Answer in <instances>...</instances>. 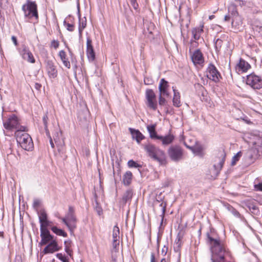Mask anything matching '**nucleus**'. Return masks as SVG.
Masks as SVG:
<instances>
[{
    "label": "nucleus",
    "instance_id": "e2e57ef3",
    "mask_svg": "<svg viewBox=\"0 0 262 262\" xmlns=\"http://www.w3.org/2000/svg\"><path fill=\"white\" fill-rule=\"evenodd\" d=\"M249 207L250 209H252L253 210H255L257 209V207L254 205H251V206H250Z\"/></svg>",
    "mask_w": 262,
    "mask_h": 262
},
{
    "label": "nucleus",
    "instance_id": "a18cd8bd",
    "mask_svg": "<svg viewBox=\"0 0 262 262\" xmlns=\"http://www.w3.org/2000/svg\"><path fill=\"white\" fill-rule=\"evenodd\" d=\"M64 25L66 27L68 30L69 31L72 32L74 31V26L73 24H71L69 23H67L66 21L64 20Z\"/></svg>",
    "mask_w": 262,
    "mask_h": 262
},
{
    "label": "nucleus",
    "instance_id": "09e8293b",
    "mask_svg": "<svg viewBox=\"0 0 262 262\" xmlns=\"http://www.w3.org/2000/svg\"><path fill=\"white\" fill-rule=\"evenodd\" d=\"M130 2L133 8L135 10H137L138 8V4L137 3V0H130Z\"/></svg>",
    "mask_w": 262,
    "mask_h": 262
},
{
    "label": "nucleus",
    "instance_id": "49530a36",
    "mask_svg": "<svg viewBox=\"0 0 262 262\" xmlns=\"http://www.w3.org/2000/svg\"><path fill=\"white\" fill-rule=\"evenodd\" d=\"M56 257L61 260L62 262H69L67 257L64 255H63L61 253H57L56 254Z\"/></svg>",
    "mask_w": 262,
    "mask_h": 262
},
{
    "label": "nucleus",
    "instance_id": "dca6fc26",
    "mask_svg": "<svg viewBox=\"0 0 262 262\" xmlns=\"http://www.w3.org/2000/svg\"><path fill=\"white\" fill-rule=\"evenodd\" d=\"M168 86V82L167 81H166L164 78L161 79L159 85V90L160 92L159 95L169 97V94L167 91Z\"/></svg>",
    "mask_w": 262,
    "mask_h": 262
},
{
    "label": "nucleus",
    "instance_id": "5fc2aeb1",
    "mask_svg": "<svg viewBox=\"0 0 262 262\" xmlns=\"http://www.w3.org/2000/svg\"><path fill=\"white\" fill-rule=\"evenodd\" d=\"M168 247L167 246H164L163 248L162 249V251H161V252H162V254L163 255H165L167 253V251H168Z\"/></svg>",
    "mask_w": 262,
    "mask_h": 262
},
{
    "label": "nucleus",
    "instance_id": "9b49d317",
    "mask_svg": "<svg viewBox=\"0 0 262 262\" xmlns=\"http://www.w3.org/2000/svg\"><path fill=\"white\" fill-rule=\"evenodd\" d=\"M40 237L41 241L39 244L41 246L45 245L48 243H50L52 241H54L56 239L54 238V236L52 235L48 229H40Z\"/></svg>",
    "mask_w": 262,
    "mask_h": 262
},
{
    "label": "nucleus",
    "instance_id": "e433bc0d",
    "mask_svg": "<svg viewBox=\"0 0 262 262\" xmlns=\"http://www.w3.org/2000/svg\"><path fill=\"white\" fill-rule=\"evenodd\" d=\"M127 165L130 168H138L139 170H140V168L142 167V166L140 164H139L133 160H129L128 161ZM139 171L140 172V171Z\"/></svg>",
    "mask_w": 262,
    "mask_h": 262
},
{
    "label": "nucleus",
    "instance_id": "f03ea898",
    "mask_svg": "<svg viewBox=\"0 0 262 262\" xmlns=\"http://www.w3.org/2000/svg\"><path fill=\"white\" fill-rule=\"evenodd\" d=\"M144 148L148 156L154 161L161 165L165 163V155L163 150L150 143L145 145Z\"/></svg>",
    "mask_w": 262,
    "mask_h": 262
},
{
    "label": "nucleus",
    "instance_id": "58836bf2",
    "mask_svg": "<svg viewBox=\"0 0 262 262\" xmlns=\"http://www.w3.org/2000/svg\"><path fill=\"white\" fill-rule=\"evenodd\" d=\"M53 139L55 143L58 142L61 140H63L62 138L61 133L60 132H56L53 135Z\"/></svg>",
    "mask_w": 262,
    "mask_h": 262
},
{
    "label": "nucleus",
    "instance_id": "4c0bfd02",
    "mask_svg": "<svg viewBox=\"0 0 262 262\" xmlns=\"http://www.w3.org/2000/svg\"><path fill=\"white\" fill-rule=\"evenodd\" d=\"M48 113H47L44 115V116L42 118V121L43 122L46 134H49V130L48 128Z\"/></svg>",
    "mask_w": 262,
    "mask_h": 262
},
{
    "label": "nucleus",
    "instance_id": "8fccbe9b",
    "mask_svg": "<svg viewBox=\"0 0 262 262\" xmlns=\"http://www.w3.org/2000/svg\"><path fill=\"white\" fill-rule=\"evenodd\" d=\"M236 4H235L236 5H239L241 7H242L243 6H244L246 4V2L243 1L241 0H236L235 1Z\"/></svg>",
    "mask_w": 262,
    "mask_h": 262
},
{
    "label": "nucleus",
    "instance_id": "cd10ccee",
    "mask_svg": "<svg viewBox=\"0 0 262 262\" xmlns=\"http://www.w3.org/2000/svg\"><path fill=\"white\" fill-rule=\"evenodd\" d=\"M147 128L149 133L150 137L152 139H158V137L159 136L157 135V133L156 132V125H148L147 126Z\"/></svg>",
    "mask_w": 262,
    "mask_h": 262
},
{
    "label": "nucleus",
    "instance_id": "0eeeda50",
    "mask_svg": "<svg viewBox=\"0 0 262 262\" xmlns=\"http://www.w3.org/2000/svg\"><path fill=\"white\" fill-rule=\"evenodd\" d=\"M168 154L171 160L174 162H178L182 159L183 151L181 147L178 145H174L169 148Z\"/></svg>",
    "mask_w": 262,
    "mask_h": 262
},
{
    "label": "nucleus",
    "instance_id": "052dcab7",
    "mask_svg": "<svg viewBox=\"0 0 262 262\" xmlns=\"http://www.w3.org/2000/svg\"><path fill=\"white\" fill-rule=\"evenodd\" d=\"M41 85L39 83H36L35 84V88L37 90H40V89L41 88Z\"/></svg>",
    "mask_w": 262,
    "mask_h": 262
},
{
    "label": "nucleus",
    "instance_id": "2f4dec72",
    "mask_svg": "<svg viewBox=\"0 0 262 262\" xmlns=\"http://www.w3.org/2000/svg\"><path fill=\"white\" fill-rule=\"evenodd\" d=\"M64 244L65 247V251L68 254L71 256L72 254V250L71 249V247L72 245V241L71 240L65 241Z\"/></svg>",
    "mask_w": 262,
    "mask_h": 262
},
{
    "label": "nucleus",
    "instance_id": "774afa93",
    "mask_svg": "<svg viewBox=\"0 0 262 262\" xmlns=\"http://www.w3.org/2000/svg\"><path fill=\"white\" fill-rule=\"evenodd\" d=\"M165 206H164L163 208V213L165 212Z\"/></svg>",
    "mask_w": 262,
    "mask_h": 262
},
{
    "label": "nucleus",
    "instance_id": "4be33fe9",
    "mask_svg": "<svg viewBox=\"0 0 262 262\" xmlns=\"http://www.w3.org/2000/svg\"><path fill=\"white\" fill-rule=\"evenodd\" d=\"M204 24L200 25L199 27L194 28L192 30V33L193 38L195 40H199L201 34L203 32Z\"/></svg>",
    "mask_w": 262,
    "mask_h": 262
},
{
    "label": "nucleus",
    "instance_id": "c85d7f7f",
    "mask_svg": "<svg viewBox=\"0 0 262 262\" xmlns=\"http://www.w3.org/2000/svg\"><path fill=\"white\" fill-rule=\"evenodd\" d=\"M228 11L231 18L239 15L235 4H231L228 7Z\"/></svg>",
    "mask_w": 262,
    "mask_h": 262
},
{
    "label": "nucleus",
    "instance_id": "f257e3e1",
    "mask_svg": "<svg viewBox=\"0 0 262 262\" xmlns=\"http://www.w3.org/2000/svg\"><path fill=\"white\" fill-rule=\"evenodd\" d=\"M208 240L211 245L212 257V262H225V255L227 252L224 243L220 239H214L209 236Z\"/></svg>",
    "mask_w": 262,
    "mask_h": 262
},
{
    "label": "nucleus",
    "instance_id": "c756f323",
    "mask_svg": "<svg viewBox=\"0 0 262 262\" xmlns=\"http://www.w3.org/2000/svg\"><path fill=\"white\" fill-rule=\"evenodd\" d=\"M51 230L56 234L63 237H67V233L63 230L58 228L56 226H53L51 228Z\"/></svg>",
    "mask_w": 262,
    "mask_h": 262
},
{
    "label": "nucleus",
    "instance_id": "5701e85b",
    "mask_svg": "<svg viewBox=\"0 0 262 262\" xmlns=\"http://www.w3.org/2000/svg\"><path fill=\"white\" fill-rule=\"evenodd\" d=\"M120 241H113V249L112 251V259L114 261H116L117 260V255L116 253L118 252L119 250V246Z\"/></svg>",
    "mask_w": 262,
    "mask_h": 262
},
{
    "label": "nucleus",
    "instance_id": "ddd939ff",
    "mask_svg": "<svg viewBox=\"0 0 262 262\" xmlns=\"http://www.w3.org/2000/svg\"><path fill=\"white\" fill-rule=\"evenodd\" d=\"M60 249V247L58 246L56 239L52 241L51 243L45 248L42 251L44 254L49 253H53L55 252L58 251Z\"/></svg>",
    "mask_w": 262,
    "mask_h": 262
},
{
    "label": "nucleus",
    "instance_id": "a19ab883",
    "mask_svg": "<svg viewBox=\"0 0 262 262\" xmlns=\"http://www.w3.org/2000/svg\"><path fill=\"white\" fill-rule=\"evenodd\" d=\"M241 156H242V152L241 151L238 152L235 155H234L232 159L231 165L234 166L236 164V162L239 160V159Z\"/></svg>",
    "mask_w": 262,
    "mask_h": 262
},
{
    "label": "nucleus",
    "instance_id": "bb28decb",
    "mask_svg": "<svg viewBox=\"0 0 262 262\" xmlns=\"http://www.w3.org/2000/svg\"><path fill=\"white\" fill-rule=\"evenodd\" d=\"M133 191L131 189H128L125 191L122 197V202L124 204H126L128 202H130L132 199Z\"/></svg>",
    "mask_w": 262,
    "mask_h": 262
},
{
    "label": "nucleus",
    "instance_id": "bf43d9fd",
    "mask_svg": "<svg viewBox=\"0 0 262 262\" xmlns=\"http://www.w3.org/2000/svg\"><path fill=\"white\" fill-rule=\"evenodd\" d=\"M144 83L145 84H151V80L149 79L148 78H145L144 79Z\"/></svg>",
    "mask_w": 262,
    "mask_h": 262
},
{
    "label": "nucleus",
    "instance_id": "6ab92c4d",
    "mask_svg": "<svg viewBox=\"0 0 262 262\" xmlns=\"http://www.w3.org/2000/svg\"><path fill=\"white\" fill-rule=\"evenodd\" d=\"M231 26L235 30H239L242 27L243 19L242 17L238 15L231 18Z\"/></svg>",
    "mask_w": 262,
    "mask_h": 262
},
{
    "label": "nucleus",
    "instance_id": "a211bd4d",
    "mask_svg": "<svg viewBox=\"0 0 262 262\" xmlns=\"http://www.w3.org/2000/svg\"><path fill=\"white\" fill-rule=\"evenodd\" d=\"M250 68V65L244 59L241 58L236 67V70L238 73L246 72Z\"/></svg>",
    "mask_w": 262,
    "mask_h": 262
},
{
    "label": "nucleus",
    "instance_id": "4468645a",
    "mask_svg": "<svg viewBox=\"0 0 262 262\" xmlns=\"http://www.w3.org/2000/svg\"><path fill=\"white\" fill-rule=\"evenodd\" d=\"M39 220L40 224V229H47L50 225V222L48 220L47 214L44 210H41L39 214Z\"/></svg>",
    "mask_w": 262,
    "mask_h": 262
},
{
    "label": "nucleus",
    "instance_id": "473e14b6",
    "mask_svg": "<svg viewBox=\"0 0 262 262\" xmlns=\"http://www.w3.org/2000/svg\"><path fill=\"white\" fill-rule=\"evenodd\" d=\"M185 146L187 148L191 149L194 153L196 154H200L203 150V148L200 145H196L195 146H189L187 145L186 144H185Z\"/></svg>",
    "mask_w": 262,
    "mask_h": 262
},
{
    "label": "nucleus",
    "instance_id": "aec40b11",
    "mask_svg": "<svg viewBox=\"0 0 262 262\" xmlns=\"http://www.w3.org/2000/svg\"><path fill=\"white\" fill-rule=\"evenodd\" d=\"M129 130L132 135L133 138L135 139L136 141L140 143L141 141L144 138V136L142 134V133L138 130H136L135 129H133L129 128Z\"/></svg>",
    "mask_w": 262,
    "mask_h": 262
},
{
    "label": "nucleus",
    "instance_id": "37998d69",
    "mask_svg": "<svg viewBox=\"0 0 262 262\" xmlns=\"http://www.w3.org/2000/svg\"><path fill=\"white\" fill-rule=\"evenodd\" d=\"M222 159L220 161V162L219 163V165H217V166H216L215 165H214V166L215 168H216V166H217V168H219L220 169H221V168H222L223 165L224 163V161H225V154L224 153H223L222 154Z\"/></svg>",
    "mask_w": 262,
    "mask_h": 262
},
{
    "label": "nucleus",
    "instance_id": "6e6552de",
    "mask_svg": "<svg viewBox=\"0 0 262 262\" xmlns=\"http://www.w3.org/2000/svg\"><path fill=\"white\" fill-rule=\"evenodd\" d=\"M146 104L149 108L156 111L157 108V102L156 95L154 91L151 89H148L146 91Z\"/></svg>",
    "mask_w": 262,
    "mask_h": 262
},
{
    "label": "nucleus",
    "instance_id": "b1692460",
    "mask_svg": "<svg viewBox=\"0 0 262 262\" xmlns=\"http://www.w3.org/2000/svg\"><path fill=\"white\" fill-rule=\"evenodd\" d=\"M173 91V105L176 107H180L181 105V100H180V94L179 92L174 89L173 87H172Z\"/></svg>",
    "mask_w": 262,
    "mask_h": 262
},
{
    "label": "nucleus",
    "instance_id": "603ef678",
    "mask_svg": "<svg viewBox=\"0 0 262 262\" xmlns=\"http://www.w3.org/2000/svg\"><path fill=\"white\" fill-rule=\"evenodd\" d=\"M46 135L50 139V143L51 146L52 147V148H54L55 146H54L53 140L52 139V137L50 134V133L49 132V134H46Z\"/></svg>",
    "mask_w": 262,
    "mask_h": 262
},
{
    "label": "nucleus",
    "instance_id": "864d4df0",
    "mask_svg": "<svg viewBox=\"0 0 262 262\" xmlns=\"http://www.w3.org/2000/svg\"><path fill=\"white\" fill-rule=\"evenodd\" d=\"M40 205V201L38 199H35L33 201V207L35 208L38 207Z\"/></svg>",
    "mask_w": 262,
    "mask_h": 262
},
{
    "label": "nucleus",
    "instance_id": "3c124183",
    "mask_svg": "<svg viewBox=\"0 0 262 262\" xmlns=\"http://www.w3.org/2000/svg\"><path fill=\"white\" fill-rule=\"evenodd\" d=\"M51 45L55 49H57L59 46V42L57 40H53L51 42Z\"/></svg>",
    "mask_w": 262,
    "mask_h": 262
},
{
    "label": "nucleus",
    "instance_id": "f3484780",
    "mask_svg": "<svg viewBox=\"0 0 262 262\" xmlns=\"http://www.w3.org/2000/svg\"><path fill=\"white\" fill-rule=\"evenodd\" d=\"M21 55L23 58L25 60H26L29 62L34 63L35 62V60L33 57V54L26 47H25L21 51Z\"/></svg>",
    "mask_w": 262,
    "mask_h": 262
},
{
    "label": "nucleus",
    "instance_id": "20e7f679",
    "mask_svg": "<svg viewBox=\"0 0 262 262\" xmlns=\"http://www.w3.org/2000/svg\"><path fill=\"white\" fill-rule=\"evenodd\" d=\"M58 217L67 226L71 233H73L74 229L76 228L77 219L75 215V210L74 207L69 206L68 212L64 217Z\"/></svg>",
    "mask_w": 262,
    "mask_h": 262
},
{
    "label": "nucleus",
    "instance_id": "ea45409f",
    "mask_svg": "<svg viewBox=\"0 0 262 262\" xmlns=\"http://www.w3.org/2000/svg\"><path fill=\"white\" fill-rule=\"evenodd\" d=\"M181 246V241L180 238V237H178L177 239L176 240L174 246V249L177 252H179L180 250V248Z\"/></svg>",
    "mask_w": 262,
    "mask_h": 262
},
{
    "label": "nucleus",
    "instance_id": "393cba45",
    "mask_svg": "<svg viewBox=\"0 0 262 262\" xmlns=\"http://www.w3.org/2000/svg\"><path fill=\"white\" fill-rule=\"evenodd\" d=\"M59 56L62 61L63 65L67 68L70 69L71 64L70 61L67 57V54L63 50H61L59 52Z\"/></svg>",
    "mask_w": 262,
    "mask_h": 262
},
{
    "label": "nucleus",
    "instance_id": "de8ad7c7",
    "mask_svg": "<svg viewBox=\"0 0 262 262\" xmlns=\"http://www.w3.org/2000/svg\"><path fill=\"white\" fill-rule=\"evenodd\" d=\"M93 49L92 41L90 37L86 38V50Z\"/></svg>",
    "mask_w": 262,
    "mask_h": 262
},
{
    "label": "nucleus",
    "instance_id": "72a5a7b5",
    "mask_svg": "<svg viewBox=\"0 0 262 262\" xmlns=\"http://www.w3.org/2000/svg\"><path fill=\"white\" fill-rule=\"evenodd\" d=\"M86 26V19L84 20L83 19H79V35L80 37H81L82 36V33L83 30L85 28Z\"/></svg>",
    "mask_w": 262,
    "mask_h": 262
},
{
    "label": "nucleus",
    "instance_id": "680f3d73",
    "mask_svg": "<svg viewBox=\"0 0 262 262\" xmlns=\"http://www.w3.org/2000/svg\"><path fill=\"white\" fill-rule=\"evenodd\" d=\"M231 18V17L229 14L226 15L224 17V20L225 21H229Z\"/></svg>",
    "mask_w": 262,
    "mask_h": 262
},
{
    "label": "nucleus",
    "instance_id": "f704fd0d",
    "mask_svg": "<svg viewBox=\"0 0 262 262\" xmlns=\"http://www.w3.org/2000/svg\"><path fill=\"white\" fill-rule=\"evenodd\" d=\"M55 144H56L58 152L61 154L64 153L65 147L64 140H61L60 141L57 142Z\"/></svg>",
    "mask_w": 262,
    "mask_h": 262
},
{
    "label": "nucleus",
    "instance_id": "7ed1b4c3",
    "mask_svg": "<svg viewBox=\"0 0 262 262\" xmlns=\"http://www.w3.org/2000/svg\"><path fill=\"white\" fill-rule=\"evenodd\" d=\"M26 130H16L15 136L18 144L26 150H31L33 148V143L30 136L25 133Z\"/></svg>",
    "mask_w": 262,
    "mask_h": 262
},
{
    "label": "nucleus",
    "instance_id": "2eb2a0df",
    "mask_svg": "<svg viewBox=\"0 0 262 262\" xmlns=\"http://www.w3.org/2000/svg\"><path fill=\"white\" fill-rule=\"evenodd\" d=\"M191 60L194 64H201L204 62L203 54L199 50H195L191 56Z\"/></svg>",
    "mask_w": 262,
    "mask_h": 262
},
{
    "label": "nucleus",
    "instance_id": "7c9ffc66",
    "mask_svg": "<svg viewBox=\"0 0 262 262\" xmlns=\"http://www.w3.org/2000/svg\"><path fill=\"white\" fill-rule=\"evenodd\" d=\"M120 230L117 225H115L113 230V241H120Z\"/></svg>",
    "mask_w": 262,
    "mask_h": 262
},
{
    "label": "nucleus",
    "instance_id": "412c9836",
    "mask_svg": "<svg viewBox=\"0 0 262 262\" xmlns=\"http://www.w3.org/2000/svg\"><path fill=\"white\" fill-rule=\"evenodd\" d=\"M158 139L162 141L163 145H167L172 142L174 137L170 134L165 136H159L158 137Z\"/></svg>",
    "mask_w": 262,
    "mask_h": 262
},
{
    "label": "nucleus",
    "instance_id": "13d9d810",
    "mask_svg": "<svg viewBox=\"0 0 262 262\" xmlns=\"http://www.w3.org/2000/svg\"><path fill=\"white\" fill-rule=\"evenodd\" d=\"M11 39H12L13 42L14 43V44L15 45V46H17V40L16 37L14 36H12L11 37Z\"/></svg>",
    "mask_w": 262,
    "mask_h": 262
},
{
    "label": "nucleus",
    "instance_id": "423d86ee",
    "mask_svg": "<svg viewBox=\"0 0 262 262\" xmlns=\"http://www.w3.org/2000/svg\"><path fill=\"white\" fill-rule=\"evenodd\" d=\"M22 10L26 17L29 18L35 17L36 19L38 18L37 5L35 2L28 0L27 3L23 6Z\"/></svg>",
    "mask_w": 262,
    "mask_h": 262
},
{
    "label": "nucleus",
    "instance_id": "a878e982",
    "mask_svg": "<svg viewBox=\"0 0 262 262\" xmlns=\"http://www.w3.org/2000/svg\"><path fill=\"white\" fill-rule=\"evenodd\" d=\"M133 174L130 171H126L123 176V183L125 185L128 186L132 182Z\"/></svg>",
    "mask_w": 262,
    "mask_h": 262
},
{
    "label": "nucleus",
    "instance_id": "9d476101",
    "mask_svg": "<svg viewBox=\"0 0 262 262\" xmlns=\"http://www.w3.org/2000/svg\"><path fill=\"white\" fill-rule=\"evenodd\" d=\"M207 77L214 82H217L220 80V74L215 67L212 64H210L207 68Z\"/></svg>",
    "mask_w": 262,
    "mask_h": 262
},
{
    "label": "nucleus",
    "instance_id": "338daca9",
    "mask_svg": "<svg viewBox=\"0 0 262 262\" xmlns=\"http://www.w3.org/2000/svg\"><path fill=\"white\" fill-rule=\"evenodd\" d=\"M0 236L3 237V232H0Z\"/></svg>",
    "mask_w": 262,
    "mask_h": 262
},
{
    "label": "nucleus",
    "instance_id": "f8f14e48",
    "mask_svg": "<svg viewBox=\"0 0 262 262\" xmlns=\"http://www.w3.org/2000/svg\"><path fill=\"white\" fill-rule=\"evenodd\" d=\"M46 70L50 78H55L57 76V70L52 60L46 61Z\"/></svg>",
    "mask_w": 262,
    "mask_h": 262
},
{
    "label": "nucleus",
    "instance_id": "1a4fd4ad",
    "mask_svg": "<svg viewBox=\"0 0 262 262\" xmlns=\"http://www.w3.org/2000/svg\"><path fill=\"white\" fill-rule=\"evenodd\" d=\"M246 83L254 89H260L262 88V78L254 74H251L247 76Z\"/></svg>",
    "mask_w": 262,
    "mask_h": 262
},
{
    "label": "nucleus",
    "instance_id": "c03bdc74",
    "mask_svg": "<svg viewBox=\"0 0 262 262\" xmlns=\"http://www.w3.org/2000/svg\"><path fill=\"white\" fill-rule=\"evenodd\" d=\"M165 96L159 95V104L161 106H163L165 104L166 101L164 98ZM165 97H166L165 96Z\"/></svg>",
    "mask_w": 262,
    "mask_h": 262
},
{
    "label": "nucleus",
    "instance_id": "0e129e2a",
    "mask_svg": "<svg viewBox=\"0 0 262 262\" xmlns=\"http://www.w3.org/2000/svg\"><path fill=\"white\" fill-rule=\"evenodd\" d=\"M214 17H215V16H214V15H210V16H209V19L210 20H212V19L213 18H214Z\"/></svg>",
    "mask_w": 262,
    "mask_h": 262
},
{
    "label": "nucleus",
    "instance_id": "39448f33",
    "mask_svg": "<svg viewBox=\"0 0 262 262\" xmlns=\"http://www.w3.org/2000/svg\"><path fill=\"white\" fill-rule=\"evenodd\" d=\"M4 127L8 130H26V127L21 126L17 116L14 114L9 116V118L3 122Z\"/></svg>",
    "mask_w": 262,
    "mask_h": 262
},
{
    "label": "nucleus",
    "instance_id": "79ce46f5",
    "mask_svg": "<svg viewBox=\"0 0 262 262\" xmlns=\"http://www.w3.org/2000/svg\"><path fill=\"white\" fill-rule=\"evenodd\" d=\"M223 45V40L221 39L217 38L215 41V48L216 50L221 49Z\"/></svg>",
    "mask_w": 262,
    "mask_h": 262
},
{
    "label": "nucleus",
    "instance_id": "69168bd1",
    "mask_svg": "<svg viewBox=\"0 0 262 262\" xmlns=\"http://www.w3.org/2000/svg\"><path fill=\"white\" fill-rule=\"evenodd\" d=\"M160 262H166L165 258H162Z\"/></svg>",
    "mask_w": 262,
    "mask_h": 262
},
{
    "label": "nucleus",
    "instance_id": "6e6d98bb",
    "mask_svg": "<svg viewBox=\"0 0 262 262\" xmlns=\"http://www.w3.org/2000/svg\"><path fill=\"white\" fill-rule=\"evenodd\" d=\"M254 187L257 190L262 191V183H259L258 184L255 185Z\"/></svg>",
    "mask_w": 262,
    "mask_h": 262
},
{
    "label": "nucleus",
    "instance_id": "c9c22d12",
    "mask_svg": "<svg viewBox=\"0 0 262 262\" xmlns=\"http://www.w3.org/2000/svg\"><path fill=\"white\" fill-rule=\"evenodd\" d=\"M86 55L90 60L93 61L95 58L94 49L86 50Z\"/></svg>",
    "mask_w": 262,
    "mask_h": 262
},
{
    "label": "nucleus",
    "instance_id": "4d7b16f0",
    "mask_svg": "<svg viewBox=\"0 0 262 262\" xmlns=\"http://www.w3.org/2000/svg\"><path fill=\"white\" fill-rule=\"evenodd\" d=\"M150 262H156V261L155 255V254L154 253H151Z\"/></svg>",
    "mask_w": 262,
    "mask_h": 262
}]
</instances>
